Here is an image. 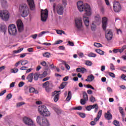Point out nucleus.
Instances as JSON below:
<instances>
[{
	"label": "nucleus",
	"instance_id": "nucleus-1",
	"mask_svg": "<svg viewBox=\"0 0 126 126\" xmlns=\"http://www.w3.org/2000/svg\"><path fill=\"white\" fill-rule=\"evenodd\" d=\"M77 6L78 9L80 12L85 11V13L83 15V20L85 26L88 27L90 24V21L89 18L87 16H91V14H92V9H91V7L87 3L83 4V2L82 1H78Z\"/></svg>",
	"mask_w": 126,
	"mask_h": 126
},
{
	"label": "nucleus",
	"instance_id": "nucleus-2",
	"mask_svg": "<svg viewBox=\"0 0 126 126\" xmlns=\"http://www.w3.org/2000/svg\"><path fill=\"white\" fill-rule=\"evenodd\" d=\"M19 11L22 17H27L30 13L29 7L26 4H22L19 7Z\"/></svg>",
	"mask_w": 126,
	"mask_h": 126
},
{
	"label": "nucleus",
	"instance_id": "nucleus-3",
	"mask_svg": "<svg viewBox=\"0 0 126 126\" xmlns=\"http://www.w3.org/2000/svg\"><path fill=\"white\" fill-rule=\"evenodd\" d=\"M8 32L9 35L10 36L16 37H18L17 36L18 31L17 30V28H16V26L13 24L9 25L8 27Z\"/></svg>",
	"mask_w": 126,
	"mask_h": 126
},
{
	"label": "nucleus",
	"instance_id": "nucleus-4",
	"mask_svg": "<svg viewBox=\"0 0 126 126\" xmlns=\"http://www.w3.org/2000/svg\"><path fill=\"white\" fill-rule=\"evenodd\" d=\"M53 10L54 11H57V13L60 15H62L63 14V6L62 4L54 3L53 4Z\"/></svg>",
	"mask_w": 126,
	"mask_h": 126
},
{
	"label": "nucleus",
	"instance_id": "nucleus-5",
	"mask_svg": "<svg viewBox=\"0 0 126 126\" xmlns=\"http://www.w3.org/2000/svg\"><path fill=\"white\" fill-rule=\"evenodd\" d=\"M0 17L2 20L7 21L9 19V12L6 10L0 11Z\"/></svg>",
	"mask_w": 126,
	"mask_h": 126
},
{
	"label": "nucleus",
	"instance_id": "nucleus-6",
	"mask_svg": "<svg viewBox=\"0 0 126 126\" xmlns=\"http://www.w3.org/2000/svg\"><path fill=\"white\" fill-rule=\"evenodd\" d=\"M75 26L79 31L82 30V19L81 18H76L75 19Z\"/></svg>",
	"mask_w": 126,
	"mask_h": 126
},
{
	"label": "nucleus",
	"instance_id": "nucleus-7",
	"mask_svg": "<svg viewBox=\"0 0 126 126\" xmlns=\"http://www.w3.org/2000/svg\"><path fill=\"white\" fill-rule=\"evenodd\" d=\"M23 122L26 126H34V121L30 117H24Z\"/></svg>",
	"mask_w": 126,
	"mask_h": 126
},
{
	"label": "nucleus",
	"instance_id": "nucleus-8",
	"mask_svg": "<svg viewBox=\"0 0 126 126\" xmlns=\"http://www.w3.org/2000/svg\"><path fill=\"white\" fill-rule=\"evenodd\" d=\"M48 12L47 9L41 10V18L43 22H46L48 19Z\"/></svg>",
	"mask_w": 126,
	"mask_h": 126
},
{
	"label": "nucleus",
	"instance_id": "nucleus-9",
	"mask_svg": "<svg viewBox=\"0 0 126 126\" xmlns=\"http://www.w3.org/2000/svg\"><path fill=\"white\" fill-rule=\"evenodd\" d=\"M113 8L115 12H119L122 9V7L121 6V4L118 1H114L113 2Z\"/></svg>",
	"mask_w": 126,
	"mask_h": 126
},
{
	"label": "nucleus",
	"instance_id": "nucleus-10",
	"mask_svg": "<svg viewBox=\"0 0 126 126\" xmlns=\"http://www.w3.org/2000/svg\"><path fill=\"white\" fill-rule=\"evenodd\" d=\"M105 38L107 41H111L113 39V32L111 30H107L105 31Z\"/></svg>",
	"mask_w": 126,
	"mask_h": 126
},
{
	"label": "nucleus",
	"instance_id": "nucleus-11",
	"mask_svg": "<svg viewBox=\"0 0 126 126\" xmlns=\"http://www.w3.org/2000/svg\"><path fill=\"white\" fill-rule=\"evenodd\" d=\"M17 26L19 32H22L24 30V25L21 20H18L17 21Z\"/></svg>",
	"mask_w": 126,
	"mask_h": 126
},
{
	"label": "nucleus",
	"instance_id": "nucleus-12",
	"mask_svg": "<svg viewBox=\"0 0 126 126\" xmlns=\"http://www.w3.org/2000/svg\"><path fill=\"white\" fill-rule=\"evenodd\" d=\"M27 1L31 10H35L36 9V5H35L34 0H27Z\"/></svg>",
	"mask_w": 126,
	"mask_h": 126
},
{
	"label": "nucleus",
	"instance_id": "nucleus-13",
	"mask_svg": "<svg viewBox=\"0 0 126 126\" xmlns=\"http://www.w3.org/2000/svg\"><path fill=\"white\" fill-rule=\"evenodd\" d=\"M107 24H108V18L106 17H104L102 19V29L106 31L107 28Z\"/></svg>",
	"mask_w": 126,
	"mask_h": 126
},
{
	"label": "nucleus",
	"instance_id": "nucleus-14",
	"mask_svg": "<svg viewBox=\"0 0 126 126\" xmlns=\"http://www.w3.org/2000/svg\"><path fill=\"white\" fill-rule=\"evenodd\" d=\"M86 101H88V95L85 92L83 93V99H81L80 103L81 105H85Z\"/></svg>",
	"mask_w": 126,
	"mask_h": 126
},
{
	"label": "nucleus",
	"instance_id": "nucleus-15",
	"mask_svg": "<svg viewBox=\"0 0 126 126\" xmlns=\"http://www.w3.org/2000/svg\"><path fill=\"white\" fill-rule=\"evenodd\" d=\"M60 92H57V91H55L52 93V96H55L54 98V102H58L59 101V99H60Z\"/></svg>",
	"mask_w": 126,
	"mask_h": 126
},
{
	"label": "nucleus",
	"instance_id": "nucleus-16",
	"mask_svg": "<svg viewBox=\"0 0 126 126\" xmlns=\"http://www.w3.org/2000/svg\"><path fill=\"white\" fill-rule=\"evenodd\" d=\"M47 109V107L45 105H41L38 107V111L39 114L42 116L43 113L45 112V110Z\"/></svg>",
	"mask_w": 126,
	"mask_h": 126
},
{
	"label": "nucleus",
	"instance_id": "nucleus-17",
	"mask_svg": "<svg viewBox=\"0 0 126 126\" xmlns=\"http://www.w3.org/2000/svg\"><path fill=\"white\" fill-rule=\"evenodd\" d=\"M40 126H50V123H49V121H48V119L46 118H43L42 120V121H41V123L40 125H39Z\"/></svg>",
	"mask_w": 126,
	"mask_h": 126
},
{
	"label": "nucleus",
	"instance_id": "nucleus-18",
	"mask_svg": "<svg viewBox=\"0 0 126 126\" xmlns=\"http://www.w3.org/2000/svg\"><path fill=\"white\" fill-rule=\"evenodd\" d=\"M104 117L106 120H112V119H113V117L110 110H108L107 113H105Z\"/></svg>",
	"mask_w": 126,
	"mask_h": 126
},
{
	"label": "nucleus",
	"instance_id": "nucleus-19",
	"mask_svg": "<svg viewBox=\"0 0 126 126\" xmlns=\"http://www.w3.org/2000/svg\"><path fill=\"white\" fill-rule=\"evenodd\" d=\"M34 76V73H31L29 74L26 78L28 82H32L33 81V77Z\"/></svg>",
	"mask_w": 126,
	"mask_h": 126
},
{
	"label": "nucleus",
	"instance_id": "nucleus-20",
	"mask_svg": "<svg viewBox=\"0 0 126 126\" xmlns=\"http://www.w3.org/2000/svg\"><path fill=\"white\" fill-rule=\"evenodd\" d=\"M43 117H50L51 116V112L49 111V109L46 108L44 112L41 114Z\"/></svg>",
	"mask_w": 126,
	"mask_h": 126
},
{
	"label": "nucleus",
	"instance_id": "nucleus-21",
	"mask_svg": "<svg viewBox=\"0 0 126 126\" xmlns=\"http://www.w3.org/2000/svg\"><path fill=\"white\" fill-rule=\"evenodd\" d=\"M6 30H7V28L5 25H1L0 27V31L1 32H3L4 34H5V32H6Z\"/></svg>",
	"mask_w": 126,
	"mask_h": 126
},
{
	"label": "nucleus",
	"instance_id": "nucleus-22",
	"mask_svg": "<svg viewBox=\"0 0 126 126\" xmlns=\"http://www.w3.org/2000/svg\"><path fill=\"white\" fill-rule=\"evenodd\" d=\"M43 120H44L43 117H42L41 116H38L36 117V123L40 126Z\"/></svg>",
	"mask_w": 126,
	"mask_h": 126
},
{
	"label": "nucleus",
	"instance_id": "nucleus-23",
	"mask_svg": "<svg viewBox=\"0 0 126 126\" xmlns=\"http://www.w3.org/2000/svg\"><path fill=\"white\" fill-rule=\"evenodd\" d=\"M101 116H102V110H100L98 113L97 117L94 118V121L96 122H98L99 120H100V118H101Z\"/></svg>",
	"mask_w": 126,
	"mask_h": 126
},
{
	"label": "nucleus",
	"instance_id": "nucleus-24",
	"mask_svg": "<svg viewBox=\"0 0 126 126\" xmlns=\"http://www.w3.org/2000/svg\"><path fill=\"white\" fill-rule=\"evenodd\" d=\"M93 80H94V76L91 74L88 76V78L85 80V81H87L88 82H91V81H93Z\"/></svg>",
	"mask_w": 126,
	"mask_h": 126
},
{
	"label": "nucleus",
	"instance_id": "nucleus-25",
	"mask_svg": "<svg viewBox=\"0 0 126 126\" xmlns=\"http://www.w3.org/2000/svg\"><path fill=\"white\" fill-rule=\"evenodd\" d=\"M91 107L92 109H95V113H97V111H98V109H99V107H98V104H94L93 105H91Z\"/></svg>",
	"mask_w": 126,
	"mask_h": 126
},
{
	"label": "nucleus",
	"instance_id": "nucleus-26",
	"mask_svg": "<svg viewBox=\"0 0 126 126\" xmlns=\"http://www.w3.org/2000/svg\"><path fill=\"white\" fill-rule=\"evenodd\" d=\"M39 77H41V75L38 73H35L33 77L34 80H35V81H37Z\"/></svg>",
	"mask_w": 126,
	"mask_h": 126
},
{
	"label": "nucleus",
	"instance_id": "nucleus-27",
	"mask_svg": "<svg viewBox=\"0 0 126 126\" xmlns=\"http://www.w3.org/2000/svg\"><path fill=\"white\" fill-rule=\"evenodd\" d=\"M0 3L3 7H5L7 4V2L6 1V0H1Z\"/></svg>",
	"mask_w": 126,
	"mask_h": 126
},
{
	"label": "nucleus",
	"instance_id": "nucleus-28",
	"mask_svg": "<svg viewBox=\"0 0 126 126\" xmlns=\"http://www.w3.org/2000/svg\"><path fill=\"white\" fill-rule=\"evenodd\" d=\"M30 92L31 93H35V94H38V91L35 90V88H31L30 89Z\"/></svg>",
	"mask_w": 126,
	"mask_h": 126
},
{
	"label": "nucleus",
	"instance_id": "nucleus-29",
	"mask_svg": "<svg viewBox=\"0 0 126 126\" xmlns=\"http://www.w3.org/2000/svg\"><path fill=\"white\" fill-rule=\"evenodd\" d=\"M62 63L65 65V68H66L68 70L70 69V66H69V65H68L67 63H66L65 61H62Z\"/></svg>",
	"mask_w": 126,
	"mask_h": 126
},
{
	"label": "nucleus",
	"instance_id": "nucleus-30",
	"mask_svg": "<svg viewBox=\"0 0 126 126\" xmlns=\"http://www.w3.org/2000/svg\"><path fill=\"white\" fill-rule=\"evenodd\" d=\"M70 99H71V92L69 91L68 93L67 96L66 98V101H70Z\"/></svg>",
	"mask_w": 126,
	"mask_h": 126
},
{
	"label": "nucleus",
	"instance_id": "nucleus-31",
	"mask_svg": "<svg viewBox=\"0 0 126 126\" xmlns=\"http://www.w3.org/2000/svg\"><path fill=\"white\" fill-rule=\"evenodd\" d=\"M21 65H26L28 63H29V62L27 60H21L20 61Z\"/></svg>",
	"mask_w": 126,
	"mask_h": 126
},
{
	"label": "nucleus",
	"instance_id": "nucleus-32",
	"mask_svg": "<svg viewBox=\"0 0 126 126\" xmlns=\"http://www.w3.org/2000/svg\"><path fill=\"white\" fill-rule=\"evenodd\" d=\"M95 52L97 53V54H99L100 55V56H104V54H105V52L100 49H96L95 50Z\"/></svg>",
	"mask_w": 126,
	"mask_h": 126
},
{
	"label": "nucleus",
	"instance_id": "nucleus-33",
	"mask_svg": "<svg viewBox=\"0 0 126 126\" xmlns=\"http://www.w3.org/2000/svg\"><path fill=\"white\" fill-rule=\"evenodd\" d=\"M47 33H50V32L49 31H43V32H40L38 34V37H42L43 36V35H44V34H46Z\"/></svg>",
	"mask_w": 126,
	"mask_h": 126
},
{
	"label": "nucleus",
	"instance_id": "nucleus-34",
	"mask_svg": "<svg viewBox=\"0 0 126 126\" xmlns=\"http://www.w3.org/2000/svg\"><path fill=\"white\" fill-rule=\"evenodd\" d=\"M56 32L59 35H62V34H64V35H65V32L63 31L56 30Z\"/></svg>",
	"mask_w": 126,
	"mask_h": 126
},
{
	"label": "nucleus",
	"instance_id": "nucleus-35",
	"mask_svg": "<svg viewBox=\"0 0 126 126\" xmlns=\"http://www.w3.org/2000/svg\"><path fill=\"white\" fill-rule=\"evenodd\" d=\"M119 112L120 114H121L122 116H125V113H124V109L122 107H119Z\"/></svg>",
	"mask_w": 126,
	"mask_h": 126
},
{
	"label": "nucleus",
	"instance_id": "nucleus-36",
	"mask_svg": "<svg viewBox=\"0 0 126 126\" xmlns=\"http://www.w3.org/2000/svg\"><path fill=\"white\" fill-rule=\"evenodd\" d=\"M94 19L95 20H96V21H100L101 20V17H100V15L97 14L96 15L94 16Z\"/></svg>",
	"mask_w": 126,
	"mask_h": 126
},
{
	"label": "nucleus",
	"instance_id": "nucleus-37",
	"mask_svg": "<svg viewBox=\"0 0 126 126\" xmlns=\"http://www.w3.org/2000/svg\"><path fill=\"white\" fill-rule=\"evenodd\" d=\"M43 57H44V58H50L51 57V53L45 52L43 54Z\"/></svg>",
	"mask_w": 126,
	"mask_h": 126
},
{
	"label": "nucleus",
	"instance_id": "nucleus-38",
	"mask_svg": "<svg viewBox=\"0 0 126 126\" xmlns=\"http://www.w3.org/2000/svg\"><path fill=\"white\" fill-rule=\"evenodd\" d=\"M96 54L93 53H90L88 55V57H89V58H96Z\"/></svg>",
	"mask_w": 126,
	"mask_h": 126
},
{
	"label": "nucleus",
	"instance_id": "nucleus-39",
	"mask_svg": "<svg viewBox=\"0 0 126 126\" xmlns=\"http://www.w3.org/2000/svg\"><path fill=\"white\" fill-rule=\"evenodd\" d=\"M66 84H67V83L66 82H63L61 85V87H60V89H63L65 86H66Z\"/></svg>",
	"mask_w": 126,
	"mask_h": 126
},
{
	"label": "nucleus",
	"instance_id": "nucleus-40",
	"mask_svg": "<svg viewBox=\"0 0 126 126\" xmlns=\"http://www.w3.org/2000/svg\"><path fill=\"white\" fill-rule=\"evenodd\" d=\"M22 51H23V48H22L18 50H14L13 51V54H18L19 53L22 52Z\"/></svg>",
	"mask_w": 126,
	"mask_h": 126
},
{
	"label": "nucleus",
	"instance_id": "nucleus-41",
	"mask_svg": "<svg viewBox=\"0 0 126 126\" xmlns=\"http://www.w3.org/2000/svg\"><path fill=\"white\" fill-rule=\"evenodd\" d=\"M49 85H50V82L49 81H47L43 84V87L44 88H47Z\"/></svg>",
	"mask_w": 126,
	"mask_h": 126
},
{
	"label": "nucleus",
	"instance_id": "nucleus-42",
	"mask_svg": "<svg viewBox=\"0 0 126 126\" xmlns=\"http://www.w3.org/2000/svg\"><path fill=\"white\" fill-rule=\"evenodd\" d=\"M55 111L58 115H61L62 114V110L58 108H55Z\"/></svg>",
	"mask_w": 126,
	"mask_h": 126
},
{
	"label": "nucleus",
	"instance_id": "nucleus-43",
	"mask_svg": "<svg viewBox=\"0 0 126 126\" xmlns=\"http://www.w3.org/2000/svg\"><path fill=\"white\" fill-rule=\"evenodd\" d=\"M94 47H96V48H100L101 47H102V44H101L99 43H94Z\"/></svg>",
	"mask_w": 126,
	"mask_h": 126
},
{
	"label": "nucleus",
	"instance_id": "nucleus-44",
	"mask_svg": "<svg viewBox=\"0 0 126 126\" xmlns=\"http://www.w3.org/2000/svg\"><path fill=\"white\" fill-rule=\"evenodd\" d=\"M86 65H88L89 66H91L92 65V62L90 61H87L86 62Z\"/></svg>",
	"mask_w": 126,
	"mask_h": 126
},
{
	"label": "nucleus",
	"instance_id": "nucleus-45",
	"mask_svg": "<svg viewBox=\"0 0 126 126\" xmlns=\"http://www.w3.org/2000/svg\"><path fill=\"white\" fill-rule=\"evenodd\" d=\"M113 52L117 53H123V51H121V49H114L113 50Z\"/></svg>",
	"mask_w": 126,
	"mask_h": 126
},
{
	"label": "nucleus",
	"instance_id": "nucleus-46",
	"mask_svg": "<svg viewBox=\"0 0 126 126\" xmlns=\"http://www.w3.org/2000/svg\"><path fill=\"white\" fill-rule=\"evenodd\" d=\"M108 74L111 77H112V78H115V77H116V75L113 72H109Z\"/></svg>",
	"mask_w": 126,
	"mask_h": 126
},
{
	"label": "nucleus",
	"instance_id": "nucleus-47",
	"mask_svg": "<svg viewBox=\"0 0 126 126\" xmlns=\"http://www.w3.org/2000/svg\"><path fill=\"white\" fill-rule=\"evenodd\" d=\"M11 70H12V73H17V72H18V69L14 68V69H11Z\"/></svg>",
	"mask_w": 126,
	"mask_h": 126
},
{
	"label": "nucleus",
	"instance_id": "nucleus-48",
	"mask_svg": "<svg viewBox=\"0 0 126 126\" xmlns=\"http://www.w3.org/2000/svg\"><path fill=\"white\" fill-rule=\"evenodd\" d=\"M24 104H25L24 102H19L17 103L16 106L18 108L19 107H21V106L24 105Z\"/></svg>",
	"mask_w": 126,
	"mask_h": 126
},
{
	"label": "nucleus",
	"instance_id": "nucleus-49",
	"mask_svg": "<svg viewBox=\"0 0 126 126\" xmlns=\"http://www.w3.org/2000/svg\"><path fill=\"white\" fill-rule=\"evenodd\" d=\"M91 102H92V103H94V102H95V101H96V100L95 99V97H94L93 96H92L90 99Z\"/></svg>",
	"mask_w": 126,
	"mask_h": 126
},
{
	"label": "nucleus",
	"instance_id": "nucleus-50",
	"mask_svg": "<svg viewBox=\"0 0 126 126\" xmlns=\"http://www.w3.org/2000/svg\"><path fill=\"white\" fill-rule=\"evenodd\" d=\"M6 98H7L8 100H9V99H11V98H12V94H8L6 96Z\"/></svg>",
	"mask_w": 126,
	"mask_h": 126
},
{
	"label": "nucleus",
	"instance_id": "nucleus-51",
	"mask_svg": "<svg viewBox=\"0 0 126 126\" xmlns=\"http://www.w3.org/2000/svg\"><path fill=\"white\" fill-rule=\"evenodd\" d=\"M110 69L111 70H115V65H114V64L110 63Z\"/></svg>",
	"mask_w": 126,
	"mask_h": 126
},
{
	"label": "nucleus",
	"instance_id": "nucleus-52",
	"mask_svg": "<svg viewBox=\"0 0 126 126\" xmlns=\"http://www.w3.org/2000/svg\"><path fill=\"white\" fill-rule=\"evenodd\" d=\"M79 115L80 117H81V118H82L83 119H84V118H85V117H86V115L84 113H80L79 114Z\"/></svg>",
	"mask_w": 126,
	"mask_h": 126
},
{
	"label": "nucleus",
	"instance_id": "nucleus-53",
	"mask_svg": "<svg viewBox=\"0 0 126 126\" xmlns=\"http://www.w3.org/2000/svg\"><path fill=\"white\" fill-rule=\"evenodd\" d=\"M96 28V25L94 23H93V24L91 25V29L92 30H94Z\"/></svg>",
	"mask_w": 126,
	"mask_h": 126
},
{
	"label": "nucleus",
	"instance_id": "nucleus-54",
	"mask_svg": "<svg viewBox=\"0 0 126 126\" xmlns=\"http://www.w3.org/2000/svg\"><path fill=\"white\" fill-rule=\"evenodd\" d=\"M114 124L116 126H120V123H119V121H117V120H115L114 121Z\"/></svg>",
	"mask_w": 126,
	"mask_h": 126
},
{
	"label": "nucleus",
	"instance_id": "nucleus-55",
	"mask_svg": "<svg viewBox=\"0 0 126 126\" xmlns=\"http://www.w3.org/2000/svg\"><path fill=\"white\" fill-rule=\"evenodd\" d=\"M63 43V40H58L55 43H54V45H59V44H61Z\"/></svg>",
	"mask_w": 126,
	"mask_h": 126
},
{
	"label": "nucleus",
	"instance_id": "nucleus-56",
	"mask_svg": "<svg viewBox=\"0 0 126 126\" xmlns=\"http://www.w3.org/2000/svg\"><path fill=\"white\" fill-rule=\"evenodd\" d=\"M86 110H87V111H91V110H92V108L91 107V105H89L88 106H87L86 107Z\"/></svg>",
	"mask_w": 126,
	"mask_h": 126
},
{
	"label": "nucleus",
	"instance_id": "nucleus-57",
	"mask_svg": "<svg viewBox=\"0 0 126 126\" xmlns=\"http://www.w3.org/2000/svg\"><path fill=\"white\" fill-rule=\"evenodd\" d=\"M73 110H79V111H80L81 110H82V107L78 106L77 107H75L73 109Z\"/></svg>",
	"mask_w": 126,
	"mask_h": 126
},
{
	"label": "nucleus",
	"instance_id": "nucleus-58",
	"mask_svg": "<svg viewBox=\"0 0 126 126\" xmlns=\"http://www.w3.org/2000/svg\"><path fill=\"white\" fill-rule=\"evenodd\" d=\"M27 68H28V67L24 66L20 68V70H26L27 69Z\"/></svg>",
	"mask_w": 126,
	"mask_h": 126
},
{
	"label": "nucleus",
	"instance_id": "nucleus-59",
	"mask_svg": "<svg viewBox=\"0 0 126 126\" xmlns=\"http://www.w3.org/2000/svg\"><path fill=\"white\" fill-rule=\"evenodd\" d=\"M100 12L102 14H104V13H105V8H104L103 7H101L100 8Z\"/></svg>",
	"mask_w": 126,
	"mask_h": 126
},
{
	"label": "nucleus",
	"instance_id": "nucleus-60",
	"mask_svg": "<svg viewBox=\"0 0 126 126\" xmlns=\"http://www.w3.org/2000/svg\"><path fill=\"white\" fill-rule=\"evenodd\" d=\"M47 72L44 71L42 74H40V76H41L42 77H45V76H47Z\"/></svg>",
	"mask_w": 126,
	"mask_h": 126
},
{
	"label": "nucleus",
	"instance_id": "nucleus-61",
	"mask_svg": "<svg viewBox=\"0 0 126 126\" xmlns=\"http://www.w3.org/2000/svg\"><path fill=\"white\" fill-rule=\"evenodd\" d=\"M104 1L107 6H110V1L109 0H104Z\"/></svg>",
	"mask_w": 126,
	"mask_h": 126
},
{
	"label": "nucleus",
	"instance_id": "nucleus-62",
	"mask_svg": "<svg viewBox=\"0 0 126 126\" xmlns=\"http://www.w3.org/2000/svg\"><path fill=\"white\" fill-rule=\"evenodd\" d=\"M121 78H122V79H123V80H125V81H126V75H125V74H122V75H121Z\"/></svg>",
	"mask_w": 126,
	"mask_h": 126
},
{
	"label": "nucleus",
	"instance_id": "nucleus-63",
	"mask_svg": "<svg viewBox=\"0 0 126 126\" xmlns=\"http://www.w3.org/2000/svg\"><path fill=\"white\" fill-rule=\"evenodd\" d=\"M23 85H24V82H20L18 84L19 87H22Z\"/></svg>",
	"mask_w": 126,
	"mask_h": 126
},
{
	"label": "nucleus",
	"instance_id": "nucleus-64",
	"mask_svg": "<svg viewBox=\"0 0 126 126\" xmlns=\"http://www.w3.org/2000/svg\"><path fill=\"white\" fill-rule=\"evenodd\" d=\"M121 70L124 71V72H126V67H122L121 68Z\"/></svg>",
	"mask_w": 126,
	"mask_h": 126
}]
</instances>
